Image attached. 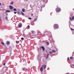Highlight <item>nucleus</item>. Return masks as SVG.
<instances>
[{"mask_svg":"<svg viewBox=\"0 0 74 74\" xmlns=\"http://www.w3.org/2000/svg\"><path fill=\"white\" fill-rule=\"evenodd\" d=\"M43 2H44L45 1V0H43Z\"/></svg>","mask_w":74,"mask_h":74,"instance_id":"473e14b6","label":"nucleus"},{"mask_svg":"<svg viewBox=\"0 0 74 74\" xmlns=\"http://www.w3.org/2000/svg\"><path fill=\"white\" fill-rule=\"evenodd\" d=\"M5 19L7 20V21H8V17H5Z\"/></svg>","mask_w":74,"mask_h":74,"instance_id":"4468645a","label":"nucleus"},{"mask_svg":"<svg viewBox=\"0 0 74 74\" xmlns=\"http://www.w3.org/2000/svg\"><path fill=\"white\" fill-rule=\"evenodd\" d=\"M73 58L72 57H70V59H73Z\"/></svg>","mask_w":74,"mask_h":74,"instance_id":"c85d7f7f","label":"nucleus"},{"mask_svg":"<svg viewBox=\"0 0 74 74\" xmlns=\"http://www.w3.org/2000/svg\"><path fill=\"white\" fill-rule=\"evenodd\" d=\"M42 48V50H43V51H44V50H45V48H44V47L43 46H42L41 47Z\"/></svg>","mask_w":74,"mask_h":74,"instance_id":"423d86ee","label":"nucleus"},{"mask_svg":"<svg viewBox=\"0 0 74 74\" xmlns=\"http://www.w3.org/2000/svg\"><path fill=\"white\" fill-rule=\"evenodd\" d=\"M19 41H17V42H16V43H17V44H18V43H19Z\"/></svg>","mask_w":74,"mask_h":74,"instance_id":"b1692460","label":"nucleus"},{"mask_svg":"<svg viewBox=\"0 0 74 74\" xmlns=\"http://www.w3.org/2000/svg\"><path fill=\"white\" fill-rule=\"evenodd\" d=\"M14 11H17V10H16V9L14 8V9L13 10Z\"/></svg>","mask_w":74,"mask_h":74,"instance_id":"2eb2a0df","label":"nucleus"},{"mask_svg":"<svg viewBox=\"0 0 74 74\" xmlns=\"http://www.w3.org/2000/svg\"><path fill=\"white\" fill-rule=\"evenodd\" d=\"M46 67V65H42V67H41L40 69V70L41 71H43V67L44 68V69H45Z\"/></svg>","mask_w":74,"mask_h":74,"instance_id":"f257e3e1","label":"nucleus"},{"mask_svg":"<svg viewBox=\"0 0 74 74\" xmlns=\"http://www.w3.org/2000/svg\"><path fill=\"white\" fill-rule=\"evenodd\" d=\"M36 20H37V18H36L35 19H34V22H35L36 21Z\"/></svg>","mask_w":74,"mask_h":74,"instance_id":"cd10ccee","label":"nucleus"},{"mask_svg":"<svg viewBox=\"0 0 74 74\" xmlns=\"http://www.w3.org/2000/svg\"><path fill=\"white\" fill-rule=\"evenodd\" d=\"M73 10L74 11V9H73Z\"/></svg>","mask_w":74,"mask_h":74,"instance_id":"a19ab883","label":"nucleus"},{"mask_svg":"<svg viewBox=\"0 0 74 74\" xmlns=\"http://www.w3.org/2000/svg\"><path fill=\"white\" fill-rule=\"evenodd\" d=\"M23 12H25V9H23L22 10Z\"/></svg>","mask_w":74,"mask_h":74,"instance_id":"9b49d317","label":"nucleus"},{"mask_svg":"<svg viewBox=\"0 0 74 74\" xmlns=\"http://www.w3.org/2000/svg\"><path fill=\"white\" fill-rule=\"evenodd\" d=\"M31 33H34V31H32L31 32Z\"/></svg>","mask_w":74,"mask_h":74,"instance_id":"6ab92c4d","label":"nucleus"},{"mask_svg":"<svg viewBox=\"0 0 74 74\" xmlns=\"http://www.w3.org/2000/svg\"><path fill=\"white\" fill-rule=\"evenodd\" d=\"M1 21V18L0 17V21Z\"/></svg>","mask_w":74,"mask_h":74,"instance_id":"c9c22d12","label":"nucleus"},{"mask_svg":"<svg viewBox=\"0 0 74 74\" xmlns=\"http://www.w3.org/2000/svg\"><path fill=\"white\" fill-rule=\"evenodd\" d=\"M17 13H18V14L19 15H21V13L19 12H18Z\"/></svg>","mask_w":74,"mask_h":74,"instance_id":"39448f33","label":"nucleus"},{"mask_svg":"<svg viewBox=\"0 0 74 74\" xmlns=\"http://www.w3.org/2000/svg\"><path fill=\"white\" fill-rule=\"evenodd\" d=\"M22 26V23H19L18 25V27L19 28H21V27Z\"/></svg>","mask_w":74,"mask_h":74,"instance_id":"20e7f679","label":"nucleus"},{"mask_svg":"<svg viewBox=\"0 0 74 74\" xmlns=\"http://www.w3.org/2000/svg\"><path fill=\"white\" fill-rule=\"evenodd\" d=\"M49 53H50V54H51V53H52V51H49Z\"/></svg>","mask_w":74,"mask_h":74,"instance_id":"a878e982","label":"nucleus"},{"mask_svg":"<svg viewBox=\"0 0 74 74\" xmlns=\"http://www.w3.org/2000/svg\"><path fill=\"white\" fill-rule=\"evenodd\" d=\"M21 13H22V15H24V13L22 12H21Z\"/></svg>","mask_w":74,"mask_h":74,"instance_id":"a211bd4d","label":"nucleus"},{"mask_svg":"<svg viewBox=\"0 0 74 74\" xmlns=\"http://www.w3.org/2000/svg\"><path fill=\"white\" fill-rule=\"evenodd\" d=\"M73 66H74V65H73Z\"/></svg>","mask_w":74,"mask_h":74,"instance_id":"c03bdc74","label":"nucleus"},{"mask_svg":"<svg viewBox=\"0 0 74 74\" xmlns=\"http://www.w3.org/2000/svg\"><path fill=\"white\" fill-rule=\"evenodd\" d=\"M70 20H72V18L71 17V18H70Z\"/></svg>","mask_w":74,"mask_h":74,"instance_id":"2f4dec72","label":"nucleus"},{"mask_svg":"<svg viewBox=\"0 0 74 74\" xmlns=\"http://www.w3.org/2000/svg\"><path fill=\"white\" fill-rule=\"evenodd\" d=\"M31 15H32V16H33V14H31Z\"/></svg>","mask_w":74,"mask_h":74,"instance_id":"e433bc0d","label":"nucleus"},{"mask_svg":"<svg viewBox=\"0 0 74 74\" xmlns=\"http://www.w3.org/2000/svg\"><path fill=\"white\" fill-rule=\"evenodd\" d=\"M14 2L13 1H12L11 2L10 4H14Z\"/></svg>","mask_w":74,"mask_h":74,"instance_id":"dca6fc26","label":"nucleus"},{"mask_svg":"<svg viewBox=\"0 0 74 74\" xmlns=\"http://www.w3.org/2000/svg\"><path fill=\"white\" fill-rule=\"evenodd\" d=\"M14 14H16V12H14Z\"/></svg>","mask_w":74,"mask_h":74,"instance_id":"7c9ffc66","label":"nucleus"},{"mask_svg":"<svg viewBox=\"0 0 74 74\" xmlns=\"http://www.w3.org/2000/svg\"><path fill=\"white\" fill-rule=\"evenodd\" d=\"M6 12H10V10H7L5 11Z\"/></svg>","mask_w":74,"mask_h":74,"instance_id":"0eeeda50","label":"nucleus"},{"mask_svg":"<svg viewBox=\"0 0 74 74\" xmlns=\"http://www.w3.org/2000/svg\"><path fill=\"white\" fill-rule=\"evenodd\" d=\"M1 5V3H0V5Z\"/></svg>","mask_w":74,"mask_h":74,"instance_id":"f704fd0d","label":"nucleus"},{"mask_svg":"<svg viewBox=\"0 0 74 74\" xmlns=\"http://www.w3.org/2000/svg\"><path fill=\"white\" fill-rule=\"evenodd\" d=\"M21 39L22 40H24V38H21Z\"/></svg>","mask_w":74,"mask_h":74,"instance_id":"4be33fe9","label":"nucleus"},{"mask_svg":"<svg viewBox=\"0 0 74 74\" xmlns=\"http://www.w3.org/2000/svg\"><path fill=\"white\" fill-rule=\"evenodd\" d=\"M1 44H2V45H4V43H3V42H1Z\"/></svg>","mask_w":74,"mask_h":74,"instance_id":"5701e85b","label":"nucleus"},{"mask_svg":"<svg viewBox=\"0 0 74 74\" xmlns=\"http://www.w3.org/2000/svg\"><path fill=\"white\" fill-rule=\"evenodd\" d=\"M20 41H21V40H20Z\"/></svg>","mask_w":74,"mask_h":74,"instance_id":"79ce46f5","label":"nucleus"},{"mask_svg":"<svg viewBox=\"0 0 74 74\" xmlns=\"http://www.w3.org/2000/svg\"><path fill=\"white\" fill-rule=\"evenodd\" d=\"M25 69H26V68H23V70H24V71H25Z\"/></svg>","mask_w":74,"mask_h":74,"instance_id":"f3484780","label":"nucleus"},{"mask_svg":"<svg viewBox=\"0 0 74 74\" xmlns=\"http://www.w3.org/2000/svg\"><path fill=\"white\" fill-rule=\"evenodd\" d=\"M74 16H73L72 18V20H74Z\"/></svg>","mask_w":74,"mask_h":74,"instance_id":"aec40b11","label":"nucleus"},{"mask_svg":"<svg viewBox=\"0 0 74 74\" xmlns=\"http://www.w3.org/2000/svg\"><path fill=\"white\" fill-rule=\"evenodd\" d=\"M46 44H47L48 45H49V42H46Z\"/></svg>","mask_w":74,"mask_h":74,"instance_id":"393cba45","label":"nucleus"},{"mask_svg":"<svg viewBox=\"0 0 74 74\" xmlns=\"http://www.w3.org/2000/svg\"><path fill=\"white\" fill-rule=\"evenodd\" d=\"M70 16H72V14H71Z\"/></svg>","mask_w":74,"mask_h":74,"instance_id":"58836bf2","label":"nucleus"},{"mask_svg":"<svg viewBox=\"0 0 74 74\" xmlns=\"http://www.w3.org/2000/svg\"><path fill=\"white\" fill-rule=\"evenodd\" d=\"M54 27L56 29H58L59 27L58 25V24H55L54 25Z\"/></svg>","mask_w":74,"mask_h":74,"instance_id":"7ed1b4c3","label":"nucleus"},{"mask_svg":"<svg viewBox=\"0 0 74 74\" xmlns=\"http://www.w3.org/2000/svg\"><path fill=\"white\" fill-rule=\"evenodd\" d=\"M3 5H4V4H3Z\"/></svg>","mask_w":74,"mask_h":74,"instance_id":"37998d69","label":"nucleus"},{"mask_svg":"<svg viewBox=\"0 0 74 74\" xmlns=\"http://www.w3.org/2000/svg\"><path fill=\"white\" fill-rule=\"evenodd\" d=\"M49 56V54H47V57L46 58V59H47V58H48V56Z\"/></svg>","mask_w":74,"mask_h":74,"instance_id":"ddd939ff","label":"nucleus"},{"mask_svg":"<svg viewBox=\"0 0 74 74\" xmlns=\"http://www.w3.org/2000/svg\"><path fill=\"white\" fill-rule=\"evenodd\" d=\"M68 59H69V57H68Z\"/></svg>","mask_w":74,"mask_h":74,"instance_id":"4c0bfd02","label":"nucleus"},{"mask_svg":"<svg viewBox=\"0 0 74 74\" xmlns=\"http://www.w3.org/2000/svg\"><path fill=\"white\" fill-rule=\"evenodd\" d=\"M28 19H32V18L29 17V18H28Z\"/></svg>","mask_w":74,"mask_h":74,"instance_id":"c756f323","label":"nucleus"},{"mask_svg":"<svg viewBox=\"0 0 74 74\" xmlns=\"http://www.w3.org/2000/svg\"><path fill=\"white\" fill-rule=\"evenodd\" d=\"M10 9H13V8L11 6H10Z\"/></svg>","mask_w":74,"mask_h":74,"instance_id":"9d476101","label":"nucleus"},{"mask_svg":"<svg viewBox=\"0 0 74 74\" xmlns=\"http://www.w3.org/2000/svg\"><path fill=\"white\" fill-rule=\"evenodd\" d=\"M40 11H42V10H40Z\"/></svg>","mask_w":74,"mask_h":74,"instance_id":"ea45409f","label":"nucleus"},{"mask_svg":"<svg viewBox=\"0 0 74 74\" xmlns=\"http://www.w3.org/2000/svg\"><path fill=\"white\" fill-rule=\"evenodd\" d=\"M71 30H73V31H74V29H73L72 28H71Z\"/></svg>","mask_w":74,"mask_h":74,"instance_id":"bb28decb","label":"nucleus"},{"mask_svg":"<svg viewBox=\"0 0 74 74\" xmlns=\"http://www.w3.org/2000/svg\"><path fill=\"white\" fill-rule=\"evenodd\" d=\"M5 63H4V64H3V65L4 66H5Z\"/></svg>","mask_w":74,"mask_h":74,"instance_id":"72a5a7b5","label":"nucleus"},{"mask_svg":"<svg viewBox=\"0 0 74 74\" xmlns=\"http://www.w3.org/2000/svg\"><path fill=\"white\" fill-rule=\"evenodd\" d=\"M52 52H56V51H55V50H52Z\"/></svg>","mask_w":74,"mask_h":74,"instance_id":"f8f14e48","label":"nucleus"},{"mask_svg":"<svg viewBox=\"0 0 74 74\" xmlns=\"http://www.w3.org/2000/svg\"><path fill=\"white\" fill-rule=\"evenodd\" d=\"M61 10L60 8H57L56 9V11L57 12H60Z\"/></svg>","mask_w":74,"mask_h":74,"instance_id":"f03ea898","label":"nucleus"},{"mask_svg":"<svg viewBox=\"0 0 74 74\" xmlns=\"http://www.w3.org/2000/svg\"><path fill=\"white\" fill-rule=\"evenodd\" d=\"M7 45H9V44H10V42L8 41L7 42Z\"/></svg>","mask_w":74,"mask_h":74,"instance_id":"1a4fd4ad","label":"nucleus"},{"mask_svg":"<svg viewBox=\"0 0 74 74\" xmlns=\"http://www.w3.org/2000/svg\"><path fill=\"white\" fill-rule=\"evenodd\" d=\"M23 35V36L24 37H26V35L24 34Z\"/></svg>","mask_w":74,"mask_h":74,"instance_id":"6e6552de","label":"nucleus"},{"mask_svg":"<svg viewBox=\"0 0 74 74\" xmlns=\"http://www.w3.org/2000/svg\"><path fill=\"white\" fill-rule=\"evenodd\" d=\"M28 28L29 29H30V26L29 25L28 26Z\"/></svg>","mask_w":74,"mask_h":74,"instance_id":"412c9836","label":"nucleus"}]
</instances>
